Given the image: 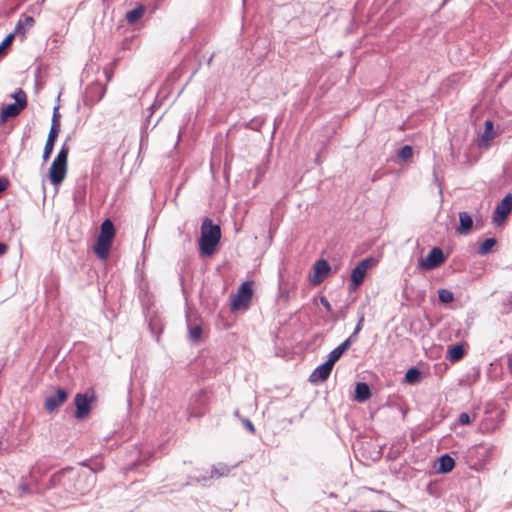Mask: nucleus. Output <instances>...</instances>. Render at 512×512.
Masks as SVG:
<instances>
[{
  "instance_id": "f257e3e1",
  "label": "nucleus",
  "mask_w": 512,
  "mask_h": 512,
  "mask_svg": "<svg viewBox=\"0 0 512 512\" xmlns=\"http://www.w3.org/2000/svg\"><path fill=\"white\" fill-rule=\"evenodd\" d=\"M96 476L93 471H80L73 467L63 468L49 479L48 489L61 488L66 497L87 494L95 485Z\"/></svg>"
},
{
  "instance_id": "f03ea898",
  "label": "nucleus",
  "mask_w": 512,
  "mask_h": 512,
  "mask_svg": "<svg viewBox=\"0 0 512 512\" xmlns=\"http://www.w3.org/2000/svg\"><path fill=\"white\" fill-rule=\"evenodd\" d=\"M221 239V229L217 224L206 217L201 225L200 237V251L205 256H210L214 253L219 241Z\"/></svg>"
},
{
  "instance_id": "7ed1b4c3",
  "label": "nucleus",
  "mask_w": 512,
  "mask_h": 512,
  "mask_svg": "<svg viewBox=\"0 0 512 512\" xmlns=\"http://www.w3.org/2000/svg\"><path fill=\"white\" fill-rule=\"evenodd\" d=\"M495 449V446L491 444L474 445L466 451V462L470 468L477 470L492 459Z\"/></svg>"
},
{
  "instance_id": "20e7f679",
  "label": "nucleus",
  "mask_w": 512,
  "mask_h": 512,
  "mask_svg": "<svg viewBox=\"0 0 512 512\" xmlns=\"http://www.w3.org/2000/svg\"><path fill=\"white\" fill-rule=\"evenodd\" d=\"M11 97L15 99V103H10L2 108L0 112V124H4L10 117L18 116L21 111L27 107V96L21 88L17 89Z\"/></svg>"
},
{
  "instance_id": "39448f33",
  "label": "nucleus",
  "mask_w": 512,
  "mask_h": 512,
  "mask_svg": "<svg viewBox=\"0 0 512 512\" xmlns=\"http://www.w3.org/2000/svg\"><path fill=\"white\" fill-rule=\"evenodd\" d=\"M97 397L94 389H88L84 393H77L74 397V405L76 407L74 417L76 419H84L92 409V403L96 402Z\"/></svg>"
},
{
  "instance_id": "423d86ee",
  "label": "nucleus",
  "mask_w": 512,
  "mask_h": 512,
  "mask_svg": "<svg viewBox=\"0 0 512 512\" xmlns=\"http://www.w3.org/2000/svg\"><path fill=\"white\" fill-rule=\"evenodd\" d=\"M209 402L210 399L206 391L200 390L194 393L189 400L187 408L188 417L199 418L205 415L209 408Z\"/></svg>"
},
{
  "instance_id": "0eeeda50",
  "label": "nucleus",
  "mask_w": 512,
  "mask_h": 512,
  "mask_svg": "<svg viewBox=\"0 0 512 512\" xmlns=\"http://www.w3.org/2000/svg\"><path fill=\"white\" fill-rule=\"evenodd\" d=\"M375 260L372 257L361 260L356 267L352 270L349 291L356 290L364 281L367 270L374 264Z\"/></svg>"
},
{
  "instance_id": "6e6552de",
  "label": "nucleus",
  "mask_w": 512,
  "mask_h": 512,
  "mask_svg": "<svg viewBox=\"0 0 512 512\" xmlns=\"http://www.w3.org/2000/svg\"><path fill=\"white\" fill-rule=\"evenodd\" d=\"M253 296L252 282L242 283L232 301V309L238 310L241 307H248Z\"/></svg>"
},
{
  "instance_id": "1a4fd4ad",
  "label": "nucleus",
  "mask_w": 512,
  "mask_h": 512,
  "mask_svg": "<svg viewBox=\"0 0 512 512\" xmlns=\"http://www.w3.org/2000/svg\"><path fill=\"white\" fill-rule=\"evenodd\" d=\"M105 93L106 87L103 84L99 82L91 83L85 89L84 104L86 106H93L103 99Z\"/></svg>"
},
{
  "instance_id": "9d476101",
  "label": "nucleus",
  "mask_w": 512,
  "mask_h": 512,
  "mask_svg": "<svg viewBox=\"0 0 512 512\" xmlns=\"http://www.w3.org/2000/svg\"><path fill=\"white\" fill-rule=\"evenodd\" d=\"M512 211V194L508 193L496 206L492 221L496 225H501Z\"/></svg>"
},
{
  "instance_id": "9b49d317",
  "label": "nucleus",
  "mask_w": 512,
  "mask_h": 512,
  "mask_svg": "<svg viewBox=\"0 0 512 512\" xmlns=\"http://www.w3.org/2000/svg\"><path fill=\"white\" fill-rule=\"evenodd\" d=\"M446 257L439 247H434L430 250L425 259H422L420 266L426 270H432L442 265Z\"/></svg>"
},
{
  "instance_id": "f8f14e48",
  "label": "nucleus",
  "mask_w": 512,
  "mask_h": 512,
  "mask_svg": "<svg viewBox=\"0 0 512 512\" xmlns=\"http://www.w3.org/2000/svg\"><path fill=\"white\" fill-rule=\"evenodd\" d=\"M67 398L68 392L64 388H57L54 394L45 399L44 408L48 413L57 411Z\"/></svg>"
},
{
  "instance_id": "ddd939ff",
  "label": "nucleus",
  "mask_w": 512,
  "mask_h": 512,
  "mask_svg": "<svg viewBox=\"0 0 512 512\" xmlns=\"http://www.w3.org/2000/svg\"><path fill=\"white\" fill-rule=\"evenodd\" d=\"M333 362H331L329 359H327L326 362L319 365L310 375L309 381L312 383H319L323 382L330 376L332 369H333Z\"/></svg>"
},
{
  "instance_id": "4468645a",
  "label": "nucleus",
  "mask_w": 512,
  "mask_h": 512,
  "mask_svg": "<svg viewBox=\"0 0 512 512\" xmlns=\"http://www.w3.org/2000/svg\"><path fill=\"white\" fill-rule=\"evenodd\" d=\"M66 173L67 164L53 161L49 169V178L51 183L54 185H59L65 179Z\"/></svg>"
},
{
  "instance_id": "2eb2a0df",
  "label": "nucleus",
  "mask_w": 512,
  "mask_h": 512,
  "mask_svg": "<svg viewBox=\"0 0 512 512\" xmlns=\"http://www.w3.org/2000/svg\"><path fill=\"white\" fill-rule=\"evenodd\" d=\"M314 275L312 278L313 284H320L328 276L330 272V265L325 259H319L314 264Z\"/></svg>"
},
{
  "instance_id": "dca6fc26",
  "label": "nucleus",
  "mask_w": 512,
  "mask_h": 512,
  "mask_svg": "<svg viewBox=\"0 0 512 512\" xmlns=\"http://www.w3.org/2000/svg\"><path fill=\"white\" fill-rule=\"evenodd\" d=\"M473 227V219L468 212H459V226L457 232L461 235H466Z\"/></svg>"
},
{
  "instance_id": "f3484780",
  "label": "nucleus",
  "mask_w": 512,
  "mask_h": 512,
  "mask_svg": "<svg viewBox=\"0 0 512 512\" xmlns=\"http://www.w3.org/2000/svg\"><path fill=\"white\" fill-rule=\"evenodd\" d=\"M111 245H112L111 241H108V240L98 237L95 247H94L95 254L100 259H103V260L107 259L109 256V250L111 248Z\"/></svg>"
},
{
  "instance_id": "a211bd4d",
  "label": "nucleus",
  "mask_w": 512,
  "mask_h": 512,
  "mask_svg": "<svg viewBox=\"0 0 512 512\" xmlns=\"http://www.w3.org/2000/svg\"><path fill=\"white\" fill-rule=\"evenodd\" d=\"M352 342L353 341H351V338L344 340L339 346H337L329 353L328 359L333 362V364H335L343 355V353L350 348Z\"/></svg>"
},
{
  "instance_id": "6ab92c4d",
  "label": "nucleus",
  "mask_w": 512,
  "mask_h": 512,
  "mask_svg": "<svg viewBox=\"0 0 512 512\" xmlns=\"http://www.w3.org/2000/svg\"><path fill=\"white\" fill-rule=\"evenodd\" d=\"M114 236L115 227L113 222L110 219L104 220L100 226V234L98 237L112 242Z\"/></svg>"
},
{
  "instance_id": "aec40b11",
  "label": "nucleus",
  "mask_w": 512,
  "mask_h": 512,
  "mask_svg": "<svg viewBox=\"0 0 512 512\" xmlns=\"http://www.w3.org/2000/svg\"><path fill=\"white\" fill-rule=\"evenodd\" d=\"M371 397V390L367 383L359 382L355 387V399L359 402H364Z\"/></svg>"
},
{
  "instance_id": "412c9836",
  "label": "nucleus",
  "mask_w": 512,
  "mask_h": 512,
  "mask_svg": "<svg viewBox=\"0 0 512 512\" xmlns=\"http://www.w3.org/2000/svg\"><path fill=\"white\" fill-rule=\"evenodd\" d=\"M232 467L225 463H218L211 468L209 479L226 477L230 474Z\"/></svg>"
},
{
  "instance_id": "4be33fe9",
  "label": "nucleus",
  "mask_w": 512,
  "mask_h": 512,
  "mask_svg": "<svg viewBox=\"0 0 512 512\" xmlns=\"http://www.w3.org/2000/svg\"><path fill=\"white\" fill-rule=\"evenodd\" d=\"M455 466V460L448 454H444L439 458L438 472L449 473Z\"/></svg>"
},
{
  "instance_id": "5701e85b",
  "label": "nucleus",
  "mask_w": 512,
  "mask_h": 512,
  "mask_svg": "<svg viewBox=\"0 0 512 512\" xmlns=\"http://www.w3.org/2000/svg\"><path fill=\"white\" fill-rule=\"evenodd\" d=\"M34 18L32 16H25L23 20H19L14 33L25 35L26 31L34 25Z\"/></svg>"
},
{
  "instance_id": "b1692460",
  "label": "nucleus",
  "mask_w": 512,
  "mask_h": 512,
  "mask_svg": "<svg viewBox=\"0 0 512 512\" xmlns=\"http://www.w3.org/2000/svg\"><path fill=\"white\" fill-rule=\"evenodd\" d=\"M57 137H58L57 134L48 133V137H47V140H46V143L44 146L43 156H42L44 161H47L50 158V155L54 149V144H55Z\"/></svg>"
},
{
  "instance_id": "393cba45",
  "label": "nucleus",
  "mask_w": 512,
  "mask_h": 512,
  "mask_svg": "<svg viewBox=\"0 0 512 512\" xmlns=\"http://www.w3.org/2000/svg\"><path fill=\"white\" fill-rule=\"evenodd\" d=\"M145 8L142 5L137 6L136 8L128 11L126 13V20L129 24H135L144 14Z\"/></svg>"
},
{
  "instance_id": "a878e982",
  "label": "nucleus",
  "mask_w": 512,
  "mask_h": 512,
  "mask_svg": "<svg viewBox=\"0 0 512 512\" xmlns=\"http://www.w3.org/2000/svg\"><path fill=\"white\" fill-rule=\"evenodd\" d=\"M496 244L497 240L495 238H487L482 243L479 244L477 253L480 256H485L488 253H490V251Z\"/></svg>"
},
{
  "instance_id": "bb28decb",
  "label": "nucleus",
  "mask_w": 512,
  "mask_h": 512,
  "mask_svg": "<svg viewBox=\"0 0 512 512\" xmlns=\"http://www.w3.org/2000/svg\"><path fill=\"white\" fill-rule=\"evenodd\" d=\"M464 354H465V351H464L463 346L457 344V345L450 347V349L448 351V358L452 362H457L463 358Z\"/></svg>"
},
{
  "instance_id": "cd10ccee",
  "label": "nucleus",
  "mask_w": 512,
  "mask_h": 512,
  "mask_svg": "<svg viewBox=\"0 0 512 512\" xmlns=\"http://www.w3.org/2000/svg\"><path fill=\"white\" fill-rule=\"evenodd\" d=\"M67 141H68V139L63 143L60 151L58 152L57 156L55 157V159L53 161L67 164V162H68V154H69V151H70V147H69Z\"/></svg>"
},
{
  "instance_id": "c85d7f7f",
  "label": "nucleus",
  "mask_w": 512,
  "mask_h": 512,
  "mask_svg": "<svg viewBox=\"0 0 512 512\" xmlns=\"http://www.w3.org/2000/svg\"><path fill=\"white\" fill-rule=\"evenodd\" d=\"M420 376H421V371L416 367H412V368L408 369V371L406 372L405 380L409 384H414L419 381Z\"/></svg>"
},
{
  "instance_id": "c756f323",
  "label": "nucleus",
  "mask_w": 512,
  "mask_h": 512,
  "mask_svg": "<svg viewBox=\"0 0 512 512\" xmlns=\"http://www.w3.org/2000/svg\"><path fill=\"white\" fill-rule=\"evenodd\" d=\"M438 299L441 303L448 304L454 300V295L448 289H440L438 291Z\"/></svg>"
},
{
  "instance_id": "7c9ffc66",
  "label": "nucleus",
  "mask_w": 512,
  "mask_h": 512,
  "mask_svg": "<svg viewBox=\"0 0 512 512\" xmlns=\"http://www.w3.org/2000/svg\"><path fill=\"white\" fill-rule=\"evenodd\" d=\"M264 122H265V118L254 117L253 119H251L249 122H247L245 124V127L255 130V131H259L260 128L262 127V125L264 124Z\"/></svg>"
},
{
  "instance_id": "2f4dec72",
  "label": "nucleus",
  "mask_w": 512,
  "mask_h": 512,
  "mask_svg": "<svg viewBox=\"0 0 512 512\" xmlns=\"http://www.w3.org/2000/svg\"><path fill=\"white\" fill-rule=\"evenodd\" d=\"M482 138L485 141H490L494 138V127L493 122L491 120H487L485 122V131Z\"/></svg>"
},
{
  "instance_id": "473e14b6",
  "label": "nucleus",
  "mask_w": 512,
  "mask_h": 512,
  "mask_svg": "<svg viewBox=\"0 0 512 512\" xmlns=\"http://www.w3.org/2000/svg\"><path fill=\"white\" fill-rule=\"evenodd\" d=\"M202 327L200 325H195L190 327L189 329V338L193 342H198L201 338Z\"/></svg>"
},
{
  "instance_id": "72a5a7b5",
  "label": "nucleus",
  "mask_w": 512,
  "mask_h": 512,
  "mask_svg": "<svg viewBox=\"0 0 512 512\" xmlns=\"http://www.w3.org/2000/svg\"><path fill=\"white\" fill-rule=\"evenodd\" d=\"M364 321H365L364 313L361 312V313H359V319H358V322L356 324V327H355L353 333L349 337V338H351V341H355L357 339V335L359 334V332L363 328Z\"/></svg>"
},
{
  "instance_id": "f704fd0d",
  "label": "nucleus",
  "mask_w": 512,
  "mask_h": 512,
  "mask_svg": "<svg viewBox=\"0 0 512 512\" xmlns=\"http://www.w3.org/2000/svg\"><path fill=\"white\" fill-rule=\"evenodd\" d=\"M413 155V148L410 146V145H405L403 146L399 152H398V157L401 159V160H408L409 158H411Z\"/></svg>"
},
{
  "instance_id": "c9c22d12",
  "label": "nucleus",
  "mask_w": 512,
  "mask_h": 512,
  "mask_svg": "<svg viewBox=\"0 0 512 512\" xmlns=\"http://www.w3.org/2000/svg\"><path fill=\"white\" fill-rule=\"evenodd\" d=\"M502 314L512 312V293H510L502 302Z\"/></svg>"
},
{
  "instance_id": "e433bc0d",
  "label": "nucleus",
  "mask_w": 512,
  "mask_h": 512,
  "mask_svg": "<svg viewBox=\"0 0 512 512\" xmlns=\"http://www.w3.org/2000/svg\"><path fill=\"white\" fill-rule=\"evenodd\" d=\"M241 422L243 424V426L251 433V434H255V427H254V424L251 422V420H249L248 418H241Z\"/></svg>"
},
{
  "instance_id": "4c0bfd02",
  "label": "nucleus",
  "mask_w": 512,
  "mask_h": 512,
  "mask_svg": "<svg viewBox=\"0 0 512 512\" xmlns=\"http://www.w3.org/2000/svg\"><path fill=\"white\" fill-rule=\"evenodd\" d=\"M60 128H61V122L60 121H56V120H52L49 133L59 135Z\"/></svg>"
},
{
  "instance_id": "58836bf2",
  "label": "nucleus",
  "mask_w": 512,
  "mask_h": 512,
  "mask_svg": "<svg viewBox=\"0 0 512 512\" xmlns=\"http://www.w3.org/2000/svg\"><path fill=\"white\" fill-rule=\"evenodd\" d=\"M458 421L462 425H468L471 423V417L468 413L462 412L458 417Z\"/></svg>"
},
{
  "instance_id": "ea45409f",
  "label": "nucleus",
  "mask_w": 512,
  "mask_h": 512,
  "mask_svg": "<svg viewBox=\"0 0 512 512\" xmlns=\"http://www.w3.org/2000/svg\"><path fill=\"white\" fill-rule=\"evenodd\" d=\"M9 185V179L4 176H0V194L4 192L9 187Z\"/></svg>"
},
{
  "instance_id": "a19ab883",
  "label": "nucleus",
  "mask_w": 512,
  "mask_h": 512,
  "mask_svg": "<svg viewBox=\"0 0 512 512\" xmlns=\"http://www.w3.org/2000/svg\"><path fill=\"white\" fill-rule=\"evenodd\" d=\"M320 303L323 305L327 312H332V306L325 296L320 297Z\"/></svg>"
},
{
  "instance_id": "79ce46f5",
  "label": "nucleus",
  "mask_w": 512,
  "mask_h": 512,
  "mask_svg": "<svg viewBox=\"0 0 512 512\" xmlns=\"http://www.w3.org/2000/svg\"><path fill=\"white\" fill-rule=\"evenodd\" d=\"M61 115L58 111V107H55L53 110L52 120L60 121Z\"/></svg>"
},
{
  "instance_id": "37998d69",
  "label": "nucleus",
  "mask_w": 512,
  "mask_h": 512,
  "mask_svg": "<svg viewBox=\"0 0 512 512\" xmlns=\"http://www.w3.org/2000/svg\"><path fill=\"white\" fill-rule=\"evenodd\" d=\"M8 251V245L0 242V256L4 255Z\"/></svg>"
},
{
  "instance_id": "c03bdc74",
  "label": "nucleus",
  "mask_w": 512,
  "mask_h": 512,
  "mask_svg": "<svg viewBox=\"0 0 512 512\" xmlns=\"http://www.w3.org/2000/svg\"><path fill=\"white\" fill-rule=\"evenodd\" d=\"M20 489L22 490V492L24 493H29L30 492V487H29V484L27 483H23L20 485Z\"/></svg>"
},
{
  "instance_id": "a18cd8bd",
  "label": "nucleus",
  "mask_w": 512,
  "mask_h": 512,
  "mask_svg": "<svg viewBox=\"0 0 512 512\" xmlns=\"http://www.w3.org/2000/svg\"><path fill=\"white\" fill-rule=\"evenodd\" d=\"M507 365L510 372L512 373V353L507 355Z\"/></svg>"
},
{
  "instance_id": "49530a36",
  "label": "nucleus",
  "mask_w": 512,
  "mask_h": 512,
  "mask_svg": "<svg viewBox=\"0 0 512 512\" xmlns=\"http://www.w3.org/2000/svg\"><path fill=\"white\" fill-rule=\"evenodd\" d=\"M234 415H235L236 417H238L240 420H241V418H243V417L240 415V412H239V410H238V409H236V410L234 411Z\"/></svg>"
},
{
  "instance_id": "de8ad7c7",
  "label": "nucleus",
  "mask_w": 512,
  "mask_h": 512,
  "mask_svg": "<svg viewBox=\"0 0 512 512\" xmlns=\"http://www.w3.org/2000/svg\"><path fill=\"white\" fill-rule=\"evenodd\" d=\"M149 109H150V111H151L150 115H152V114H153V112H154V109H155V105H152Z\"/></svg>"
},
{
  "instance_id": "09e8293b",
  "label": "nucleus",
  "mask_w": 512,
  "mask_h": 512,
  "mask_svg": "<svg viewBox=\"0 0 512 512\" xmlns=\"http://www.w3.org/2000/svg\"><path fill=\"white\" fill-rule=\"evenodd\" d=\"M0 450H3V441L0 439Z\"/></svg>"
}]
</instances>
